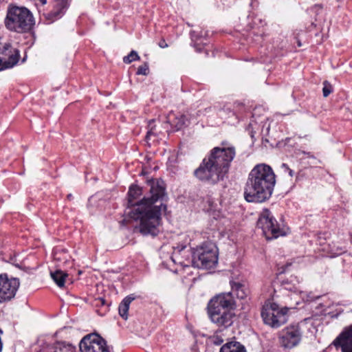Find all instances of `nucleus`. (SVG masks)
Masks as SVG:
<instances>
[{
  "instance_id": "1",
  "label": "nucleus",
  "mask_w": 352,
  "mask_h": 352,
  "mask_svg": "<svg viewBox=\"0 0 352 352\" xmlns=\"http://www.w3.org/2000/svg\"><path fill=\"white\" fill-rule=\"evenodd\" d=\"M147 186L149 194L139 202H135V200L141 195L142 189L136 185L129 188L127 207H133L129 212V215L135 220L140 221V233L155 236L160 232L162 212L166 210V206L162 203L166 196L165 186L161 179L148 180Z\"/></svg>"
},
{
  "instance_id": "2",
  "label": "nucleus",
  "mask_w": 352,
  "mask_h": 352,
  "mask_svg": "<svg viewBox=\"0 0 352 352\" xmlns=\"http://www.w3.org/2000/svg\"><path fill=\"white\" fill-rule=\"evenodd\" d=\"M221 146L213 148L195 170V175L199 179L214 184L226 175L236 155V150L227 142H222Z\"/></svg>"
},
{
  "instance_id": "3",
  "label": "nucleus",
  "mask_w": 352,
  "mask_h": 352,
  "mask_svg": "<svg viewBox=\"0 0 352 352\" xmlns=\"http://www.w3.org/2000/svg\"><path fill=\"white\" fill-rule=\"evenodd\" d=\"M276 183L272 168L265 164L255 166L248 175L244 188V198L248 202L262 203L272 196Z\"/></svg>"
},
{
  "instance_id": "4",
  "label": "nucleus",
  "mask_w": 352,
  "mask_h": 352,
  "mask_svg": "<svg viewBox=\"0 0 352 352\" xmlns=\"http://www.w3.org/2000/svg\"><path fill=\"white\" fill-rule=\"evenodd\" d=\"M235 300L232 293L216 295L208 303L207 313L210 321L221 329L232 325L236 314Z\"/></svg>"
},
{
  "instance_id": "5",
  "label": "nucleus",
  "mask_w": 352,
  "mask_h": 352,
  "mask_svg": "<svg viewBox=\"0 0 352 352\" xmlns=\"http://www.w3.org/2000/svg\"><path fill=\"white\" fill-rule=\"evenodd\" d=\"M34 25V19L32 12L25 7L10 6L5 25L10 31L24 33L30 31Z\"/></svg>"
},
{
  "instance_id": "6",
  "label": "nucleus",
  "mask_w": 352,
  "mask_h": 352,
  "mask_svg": "<svg viewBox=\"0 0 352 352\" xmlns=\"http://www.w3.org/2000/svg\"><path fill=\"white\" fill-rule=\"evenodd\" d=\"M218 261L217 248L211 242H206L192 251V265L197 268L210 269Z\"/></svg>"
},
{
  "instance_id": "7",
  "label": "nucleus",
  "mask_w": 352,
  "mask_h": 352,
  "mask_svg": "<svg viewBox=\"0 0 352 352\" xmlns=\"http://www.w3.org/2000/svg\"><path fill=\"white\" fill-rule=\"evenodd\" d=\"M287 308L280 307L276 303H267L263 305L261 317L265 324L278 328L287 321Z\"/></svg>"
},
{
  "instance_id": "8",
  "label": "nucleus",
  "mask_w": 352,
  "mask_h": 352,
  "mask_svg": "<svg viewBox=\"0 0 352 352\" xmlns=\"http://www.w3.org/2000/svg\"><path fill=\"white\" fill-rule=\"evenodd\" d=\"M258 227L261 228L267 239H272L283 235L276 220L268 209H264L258 220Z\"/></svg>"
},
{
  "instance_id": "9",
  "label": "nucleus",
  "mask_w": 352,
  "mask_h": 352,
  "mask_svg": "<svg viewBox=\"0 0 352 352\" xmlns=\"http://www.w3.org/2000/svg\"><path fill=\"white\" fill-rule=\"evenodd\" d=\"M302 331L298 324L286 327L279 333L278 340L281 347L292 349L298 346L302 339Z\"/></svg>"
},
{
  "instance_id": "10",
  "label": "nucleus",
  "mask_w": 352,
  "mask_h": 352,
  "mask_svg": "<svg viewBox=\"0 0 352 352\" xmlns=\"http://www.w3.org/2000/svg\"><path fill=\"white\" fill-rule=\"evenodd\" d=\"M19 50L10 43H0V71L13 67L19 60Z\"/></svg>"
},
{
  "instance_id": "11",
  "label": "nucleus",
  "mask_w": 352,
  "mask_h": 352,
  "mask_svg": "<svg viewBox=\"0 0 352 352\" xmlns=\"http://www.w3.org/2000/svg\"><path fill=\"white\" fill-rule=\"evenodd\" d=\"M81 352H109L107 342L98 334H89L80 342Z\"/></svg>"
},
{
  "instance_id": "12",
  "label": "nucleus",
  "mask_w": 352,
  "mask_h": 352,
  "mask_svg": "<svg viewBox=\"0 0 352 352\" xmlns=\"http://www.w3.org/2000/svg\"><path fill=\"white\" fill-rule=\"evenodd\" d=\"M16 278H8L6 274L0 275V304L12 299L19 287Z\"/></svg>"
},
{
  "instance_id": "13",
  "label": "nucleus",
  "mask_w": 352,
  "mask_h": 352,
  "mask_svg": "<svg viewBox=\"0 0 352 352\" xmlns=\"http://www.w3.org/2000/svg\"><path fill=\"white\" fill-rule=\"evenodd\" d=\"M192 252L187 250L185 245L174 248L171 256V260L174 263L182 267H189L190 264L192 265Z\"/></svg>"
},
{
  "instance_id": "14",
  "label": "nucleus",
  "mask_w": 352,
  "mask_h": 352,
  "mask_svg": "<svg viewBox=\"0 0 352 352\" xmlns=\"http://www.w3.org/2000/svg\"><path fill=\"white\" fill-rule=\"evenodd\" d=\"M333 344L336 347L340 346L342 352H352V324L345 327Z\"/></svg>"
},
{
  "instance_id": "15",
  "label": "nucleus",
  "mask_w": 352,
  "mask_h": 352,
  "mask_svg": "<svg viewBox=\"0 0 352 352\" xmlns=\"http://www.w3.org/2000/svg\"><path fill=\"white\" fill-rule=\"evenodd\" d=\"M68 5L69 0H54L53 9L45 14L46 19L53 21L60 18Z\"/></svg>"
},
{
  "instance_id": "16",
  "label": "nucleus",
  "mask_w": 352,
  "mask_h": 352,
  "mask_svg": "<svg viewBox=\"0 0 352 352\" xmlns=\"http://www.w3.org/2000/svg\"><path fill=\"white\" fill-rule=\"evenodd\" d=\"M167 122L178 131L182 129L186 124L187 118L184 115L179 114L177 116L170 113L167 116Z\"/></svg>"
},
{
  "instance_id": "17",
  "label": "nucleus",
  "mask_w": 352,
  "mask_h": 352,
  "mask_svg": "<svg viewBox=\"0 0 352 352\" xmlns=\"http://www.w3.org/2000/svg\"><path fill=\"white\" fill-rule=\"evenodd\" d=\"M232 292L234 293L239 299H245L250 294L248 288L240 283H231Z\"/></svg>"
},
{
  "instance_id": "18",
  "label": "nucleus",
  "mask_w": 352,
  "mask_h": 352,
  "mask_svg": "<svg viewBox=\"0 0 352 352\" xmlns=\"http://www.w3.org/2000/svg\"><path fill=\"white\" fill-rule=\"evenodd\" d=\"M219 352H246V349L239 342L230 341L224 344Z\"/></svg>"
},
{
  "instance_id": "19",
  "label": "nucleus",
  "mask_w": 352,
  "mask_h": 352,
  "mask_svg": "<svg viewBox=\"0 0 352 352\" xmlns=\"http://www.w3.org/2000/svg\"><path fill=\"white\" fill-rule=\"evenodd\" d=\"M133 300V297H131V296H126L122 300V301L120 302L119 305V314L124 320H126L128 318V311L129 309V305Z\"/></svg>"
},
{
  "instance_id": "20",
  "label": "nucleus",
  "mask_w": 352,
  "mask_h": 352,
  "mask_svg": "<svg viewBox=\"0 0 352 352\" xmlns=\"http://www.w3.org/2000/svg\"><path fill=\"white\" fill-rule=\"evenodd\" d=\"M50 275L53 280L59 287H63L64 286L65 279L68 276L67 274L61 270L51 272Z\"/></svg>"
},
{
  "instance_id": "21",
  "label": "nucleus",
  "mask_w": 352,
  "mask_h": 352,
  "mask_svg": "<svg viewBox=\"0 0 352 352\" xmlns=\"http://www.w3.org/2000/svg\"><path fill=\"white\" fill-rule=\"evenodd\" d=\"M49 352H75V347L70 344L58 342L50 347Z\"/></svg>"
},
{
  "instance_id": "22",
  "label": "nucleus",
  "mask_w": 352,
  "mask_h": 352,
  "mask_svg": "<svg viewBox=\"0 0 352 352\" xmlns=\"http://www.w3.org/2000/svg\"><path fill=\"white\" fill-rule=\"evenodd\" d=\"M291 278H292V279L290 281L287 280L286 281H285L283 283V285H284L285 288L289 291H294V292H299L300 290H299L298 287L296 286V284L299 283L298 279L296 277H294V278L291 277Z\"/></svg>"
},
{
  "instance_id": "23",
  "label": "nucleus",
  "mask_w": 352,
  "mask_h": 352,
  "mask_svg": "<svg viewBox=\"0 0 352 352\" xmlns=\"http://www.w3.org/2000/svg\"><path fill=\"white\" fill-rule=\"evenodd\" d=\"M139 59H140V56L138 54V53L135 51L132 50L129 54H128L127 56H126L123 58V61L124 63L129 64L135 60H139Z\"/></svg>"
},
{
  "instance_id": "24",
  "label": "nucleus",
  "mask_w": 352,
  "mask_h": 352,
  "mask_svg": "<svg viewBox=\"0 0 352 352\" xmlns=\"http://www.w3.org/2000/svg\"><path fill=\"white\" fill-rule=\"evenodd\" d=\"M333 91L332 85L327 80L323 82L322 94L324 97H327Z\"/></svg>"
},
{
  "instance_id": "25",
  "label": "nucleus",
  "mask_w": 352,
  "mask_h": 352,
  "mask_svg": "<svg viewBox=\"0 0 352 352\" xmlns=\"http://www.w3.org/2000/svg\"><path fill=\"white\" fill-rule=\"evenodd\" d=\"M148 65L146 63H145L138 68L136 74L147 76L148 74Z\"/></svg>"
},
{
  "instance_id": "26",
  "label": "nucleus",
  "mask_w": 352,
  "mask_h": 352,
  "mask_svg": "<svg viewBox=\"0 0 352 352\" xmlns=\"http://www.w3.org/2000/svg\"><path fill=\"white\" fill-rule=\"evenodd\" d=\"M281 168L283 172L287 173L291 177H293L294 176V170H292L287 164H282Z\"/></svg>"
},
{
  "instance_id": "27",
  "label": "nucleus",
  "mask_w": 352,
  "mask_h": 352,
  "mask_svg": "<svg viewBox=\"0 0 352 352\" xmlns=\"http://www.w3.org/2000/svg\"><path fill=\"white\" fill-rule=\"evenodd\" d=\"M153 122H154L153 120L149 121V124H148L149 130L148 131L147 134L146 135V139H150V137L153 134V126H152V124L153 123Z\"/></svg>"
},
{
  "instance_id": "28",
  "label": "nucleus",
  "mask_w": 352,
  "mask_h": 352,
  "mask_svg": "<svg viewBox=\"0 0 352 352\" xmlns=\"http://www.w3.org/2000/svg\"><path fill=\"white\" fill-rule=\"evenodd\" d=\"M159 46L161 47V48H166L168 47V44L166 43V41L164 39H162L159 43H158Z\"/></svg>"
},
{
  "instance_id": "29",
  "label": "nucleus",
  "mask_w": 352,
  "mask_h": 352,
  "mask_svg": "<svg viewBox=\"0 0 352 352\" xmlns=\"http://www.w3.org/2000/svg\"><path fill=\"white\" fill-rule=\"evenodd\" d=\"M222 342H223V340H222V339H218L217 341H216V340L214 341V343H215V344H221Z\"/></svg>"
},
{
  "instance_id": "30",
  "label": "nucleus",
  "mask_w": 352,
  "mask_h": 352,
  "mask_svg": "<svg viewBox=\"0 0 352 352\" xmlns=\"http://www.w3.org/2000/svg\"><path fill=\"white\" fill-rule=\"evenodd\" d=\"M98 300L101 302L102 305L104 304V300L103 298H98Z\"/></svg>"
},
{
  "instance_id": "31",
  "label": "nucleus",
  "mask_w": 352,
  "mask_h": 352,
  "mask_svg": "<svg viewBox=\"0 0 352 352\" xmlns=\"http://www.w3.org/2000/svg\"><path fill=\"white\" fill-rule=\"evenodd\" d=\"M42 4L46 3V0H39Z\"/></svg>"
},
{
  "instance_id": "32",
  "label": "nucleus",
  "mask_w": 352,
  "mask_h": 352,
  "mask_svg": "<svg viewBox=\"0 0 352 352\" xmlns=\"http://www.w3.org/2000/svg\"><path fill=\"white\" fill-rule=\"evenodd\" d=\"M309 157H312L313 156L310 154V153H306Z\"/></svg>"
},
{
  "instance_id": "33",
  "label": "nucleus",
  "mask_w": 352,
  "mask_h": 352,
  "mask_svg": "<svg viewBox=\"0 0 352 352\" xmlns=\"http://www.w3.org/2000/svg\"><path fill=\"white\" fill-rule=\"evenodd\" d=\"M71 197H72V195H68V197H69V198H71Z\"/></svg>"
}]
</instances>
